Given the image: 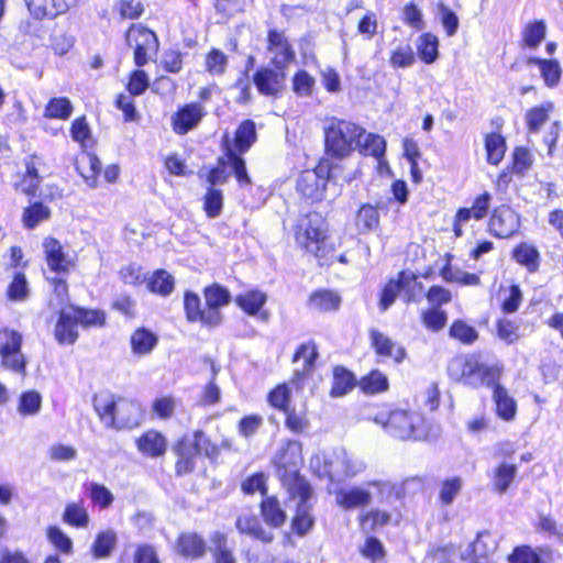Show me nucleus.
Returning a JSON list of instances; mask_svg holds the SVG:
<instances>
[{"instance_id":"nucleus-19","label":"nucleus","mask_w":563,"mask_h":563,"mask_svg":"<svg viewBox=\"0 0 563 563\" xmlns=\"http://www.w3.org/2000/svg\"><path fill=\"white\" fill-rule=\"evenodd\" d=\"M312 497V489L309 486V495L301 498L300 495H290V501L296 503L297 512L292 519V529L300 536H303L312 527L313 519L310 515L308 501Z\"/></svg>"},{"instance_id":"nucleus-3","label":"nucleus","mask_w":563,"mask_h":563,"mask_svg":"<svg viewBox=\"0 0 563 563\" xmlns=\"http://www.w3.org/2000/svg\"><path fill=\"white\" fill-rule=\"evenodd\" d=\"M363 128L346 120L332 118L324 128L325 150L329 155L344 158L356 150Z\"/></svg>"},{"instance_id":"nucleus-37","label":"nucleus","mask_w":563,"mask_h":563,"mask_svg":"<svg viewBox=\"0 0 563 563\" xmlns=\"http://www.w3.org/2000/svg\"><path fill=\"white\" fill-rule=\"evenodd\" d=\"M529 65H538L541 71V76L547 86L554 87L559 84L561 78V67L559 62L553 59H541L539 57H530L528 59Z\"/></svg>"},{"instance_id":"nucleus-48","label":"nucleus","mask_w":563,"mask_h":563,"mask_svg":"<svg viewBox=\"0 0 563 563\" xmlns=\"http://www.w3.org/2000/svg\"><path fill=\"white\" fill-rule=\"evenodd\" d=\"M379 225V213L371 205H364L360 208L356 216V227L361 233L377 229Z\"/></svg>"},{"instance_id":"nucleus-27","label":"nucleus","mask_w":563,"mask_h":563,"mask_svg":"<svg viewBox=\"0 0 563 563\" xmlns=\"http://www.w3.org/2000/svg\"><path fill=\"white\" fill-rule=\"evenodd\" d=\"M493 399L496 406L497 416L500 419L505 421H511L515 419L517 413V404L505 387L496 385L493 391Z\"/></svg>"},{"instance_id":"nucleus-24","label":"nucleus","mask_w":563,"mask_h":563,"mask_svg":"<svg viewBox=\"0 0 563 563\" xmlns=\"http://www.w3.org/2000/svg\"><path fill=\"white\" fill-rule=\"evenodd\" d=\"M118 399L107 391L99 393L93 398V408L100 421L107 428H112L117 411Z\"/></svg>"},{"instance_id":"nucleus-36","label":"nucleus","mask_w":563,"mask_h":563,"mask_svg":"<svg viewBox=\"0 0 563 563\" xmlns=\"http://www.w3.org/2000/svg\"><path fill=\"white\" fill-rule=\"evenodd\" d=\"M553 111L551 102H543L527 111L526 122L530 133L539 132L544 123L550 119V113Z\"/></svg>"},{"instance_id":"nucleus-32","label":"nucleus","mask_w":563,"mask_h":563,"mask_svg":"<svg viewBox=\"0 0 563 563\" xmlns=\"http://www.w3.org/2000/svg\"><path fill=\"white\" fill-rule=\"evenodd\" d=\"M356 150L364 155L380 158L385 153L386 142L383 136L368 133L363 129V133L356 142Z\"/></svg>"},{"instance_id":"nucleus-47","label":"nucleus","mask_w":563,"mask_h":563,"mask_svg":"<svg viewBox=\"0 0 563 563\" xmlns=\"http://www.w3.org/2000/svg\"><path fill=\"white\" fill-rule=\"evenodd\" d=\"M485 148L487 162L497 165L501 162L506 153V143L504 137L497 133H490L486 136Z\"/></svg>"},{"instance_id":"nucleus-28","label":"nucleus","mask_w":563,"mask_h":563,"mask_svg":"<svg viewBox=\"0 0 563 563\" xmlns=\"http://www.w3.org/2000/svg\"><path fill=\"white\" fill-rule=\"evenodd\" d=\"M78 336L77 323L69 310L62 309L55 327V338L60 344H73Z\"/></svg>"},{"instance_id":"nucleus-12","label":"nucleus","mask_w":563,"mask_h":563,"mask_svg":"<svg viewBox=\"0 0 563 563\" xmlns=\"http://www.w3.org/2000/svg\"><path fill=\"white\" fill-rule=\"evenodd\" d=\"M490 196L487 192L479 195L471 208H460L454 217L453 231L455 236L463 235V227L471 220H482L489 209Z\"/></svg>"},{"instance_id":"nucleus-49","label":"nucleus","mask_w":563,"mask_h":563,"mask_svg":"<svg viewBox=\"0 0 563 563\" xmlns=\"http://www.w3.org/2000/svg\"><path fill=\"white\" fill-rule=\"evenodd\" d=\"M73 113V104L69 99L52 98L44 110V117L49 119L67 120Z\"/></svg>"},{"instance_id":"nucleus-21","label":"nucleus","mask_w":563,"mask_h":563,"mask_svg":"<svg viewBox=\"0 0 563 563\" xmlns=\"http://www.w3.org/2000/svg\"><path fill=\"white\" fill-rule=\"evenodd\" d=\"M118 543V534L113 529L99 531L90 547L93 559L104 560L112 555Z\"/></svg>"},{"instance_id":"nucleus-20","label":"nucleus","mask_w":563,"mask_h":563,"mask_svg":"<svg viewBox=\"0 0 563 563\" xmlns=\"http://www.w3.org/2000/svg\"><path fill=\"white\" fill-rule=\"evenodd\" d=\"M369 336L372 345L378 355L391 357L396 363L402 362L406 356L404 347L377 330H372Z\"/></svg>"},{"instance_id":"nucleus-2","label":"nucleus","mask_w":563,"mask_h":563,"mask_svg":"<svg viewBox=\"0 0 563 563\" xmlns=\"http://www.w3.org/2000/svg\"><path fill=\"white\" fill-rule=\"evenodd\" d=\"M374 422L382 426L387 434L399 440H421L427 437L426 420L417 411L395 409L379 412Z\"/></svg>"},{"instance_id":"nucleus-14","label":"nucleus","mask_w":563,"mask_h":563,"mask_svg":"<svg viewBox=\"0 0 563 563\" xmlns=\"http://www.w3.org/2000/svg\"><path fill=\"white\" fill-rule=\"evenodd\" d=\"M206 111L198 102H192L179 109L172 119L173 129L177 134H186L198 125Z\"/></svg>"},{"instance_id":"nucleus-13","label":"nucleus","mask_w":563,"mask_h":563,"mask_svg":"<svg viewBox=\"0 0 563 563\" xmlns=\"http://www.w3.org/2000/svg\"><path fill=\"white\" fill-rule=\"evenodd\" d=\"M518 214L507 206H500L494 210L489 220L490 232L498 238H509L519 229Z\"/></svg>"},{"instance_id":"nucleus-16","label":"nucleus","mask_w":563,"mask_h":563,"mask_svg":"<svg viewBox=\"0 0 563 563\" xmlns=\"http://www.w3.org/2000/svg\"><path fill=\"white\" fill-rule=\"evenodd\" d=\"M142 421L141 407L128 399H118L114 423L115 429H132L137 427Z\"/></svg>"},{"instance_id":"nucleus-4","label":"nucleus","mask_w":563,"mask_h":563,"mask_svg":"<svg viewBox=\"0 0 563 563\" xmlns=\"http://www.w3.org/2000/svg\"><path fill=\"white\" fill-rule=\"evenodd\" d=\"M449 373L455 380L470 386H489L496 383L500 369L497 366H486L474 356H462L450 362Z\"/></svg>"},{"instance_id":"nucleus-58","label":"nucleus","mask_w":563,"mask_h":563,"mask_svg":"<svg viewBox=\"0 0 563 563\" xmlns=\"http://www.w3.org/2000/svg\"><path fill=\"white\" fill-rule=\"evenodd\" d=\"M463 488V479L461 477H452L442 482L439 499L442 505H451L455 497L461 493Z\"/></svg>"},{"instance_id":"nucleus-9","label":"nucleus","mask_w":563,"mask_h":563,"mask_svg":"<svg viewBox=\"0 0 563 563\" xmlns=\"http://www.w3.org/2000/svg\"><path fill=\"white\" fill-rule=\"evenodd\" d=\"M266 54L272 65L285 69L295 60L296 52L283 32L271 30L267 34Z\"/></svg>"},{"instance_id":"nucleus-50","label":"nucleus","mask_w":563,"mask_h":563,"mask_svg":"<svg viewBox=\"0 0 563 563\" xmlns=\"http://www.w3.org/2000/svg\"><path fill=\"white\" fill-rule=\"evenodd\" d=\"M152 292L168 296L174 290V278L164 269L156 271L147 282Z\"/></svg>"},{"instance_id":"nucleus-17","label":"nucleus","mask_w":563,"mask_h":563,"mask_svg":"<svg viewBox=\"0 0 563 563\" xmlns=\"http://www.w3.org/2000/svg\"><path fill=\"white\" fill-rule=\"evenodd\" d=\"M327 178L316 170H305L297 180V190L306 198L320 200L323 197Z\"/></svg>"},{"instance_id":"nucleus-56","label":"nucleus","mask_w":563,"mask_h":563,"mask_svg":"<svg viewBox=\"0 0 563 563\" xmlns=\"http://www.w3.org/2000/svg\"><path fill=\"white\" fill-rule=\"evenodd\" d=\"M367 485L377 487L379 499L383 503L393 504L395 500H399L401 498L402 485L387 481H373Z\"/></svg>"},{"instance_id":"nucleus-29","label":"nucleus","mask_w":563,"mask_h":563,"mask_svg":"<svg viewBox=\"0 0 563 563\" xmlns=\"http://www.w3.org/2000/svg\"><path fill=\"white\" fill-rule=\"evenodd\" d=\"M308 305L320 312L335 311L341 305V297L333 290L319 289L310 295Z\"/></svg>"},{"instance_id":"nucleus-18","label":"nucleus","mask_w":563,"mask_h":563,"mask_svg":"<svg viewBox=\"0 0 563 563\" xmlns=\"http://www.w3.org/2000/svg\"><path fill=\"white\" fill-rule=\"evenodd\" d=\"M333 494L336 504L344 509L367 506L372 500L371 493L358 486L340 488L333 490Z\"/></svg>"},{"instance_id":"nucleus-57","label":"nucleus","mask_w":563,"mask_h":563,"mask_svg":"<svg viewBox=\"0 0 563 563\" xmlns=\"http://www.w3.org/2000/svg\"><path fill=\"white\" fill-rule=\"evenodd\" d=\"M442 276L446 282L456 283L462 286H477L481 283L479 275L460 268H445L442 272Z\"/></svg>"},{"instance_id":"nucleus-6","label":"nucleus","mask_w":563,"mask_h":563,"mask_svg":"<svg viewBox=\"0 0 563 563\" xmlns=\"http://www.w3.org/2000/svg\"><path fill=\"white\" fill-rule=\"evenodd\" d=\"M331 482H341L363 473L366 463L344 449L334 450L324 461Z\"/></svg>"},{"instance_id":"nucleus-59","label":"nucleus","mask_w":563,"mask_h":563,"mask_svg":"<svg viewBox=\"0 0 563 563\" xmlns=\"http://www.w3.org/2000/svg\"><path fill=\"white\" fill-rule=\"evenodd\" d=\"M291 386L299 388L300 382L298 384H291L290 382L289 384L278 385L268 395L269 404L279 410L287 411Z\"/></svg>"},{"instance_id":"nucleus-33","label":"nucleus","mask_w":563,"mask_h":563,"mask_svg":"<svg viewBox=\"0 0 563 563\" xmlns=\"http://www.w3.org/2000/svg\"><path fill=\"white\" fill-rule=\"evenodd\" d=\"M517 471V465L511 463L503 462L497 465L493 472L494 489L499 494L506 493L512 484Z\"/></svg>"},{"instance_id":"nucleus-60","label":"nucleus","mask_w":563,"mask_h":563,"mask_svg":"<svg viewBox=\"0 0 563 563\" xmlns=\"http://www.w3.org/2000/svg\"><path fill=\"white\" fill-rule=\"evenodd\" d=\"M362 389L367 394H377L387 390L388 379L379 371H373L361 380Z\"/></svg>"},{"instance_id":"nucleus-46","label":"nucleus","mask_w":563,"mask_h":563,"mask_svg":"<svg viewBox=\"0 0 563 563\" xmlns=\"http://www.w3.org/2000/svg\"><path fill=\"white\" fill-rule=\"evenodd\" d=\"M210 541L214 563H236L234 555L227 547V537L223 533L214 532Z\"/></svg>"},{"instance_id":"nucleus-35","label":"nucleus","mask_w":563,"mask_h":563,"mask_svg":"<svg viewBox=\"0 0 563 563\" xmlns=\"http://www.w3.org/2000/svg\"><path fill=\"white\" fill-rule=\"evenodd\" d=\"M261 511L265 522L273 528H279L286 521V514L275 497L265 498L261 504Z\"/></svg>"},{"instance_id":"nucleus-38","label":"nucleus","mask_w":563,"mask_h":563,"mask_svg":"<svg viewBox=\"0 0 563 563\" xmlns=\"http://www.w3.org/2000/svg\"><path fill=\"white\" fill-rule=\"evenodd\" d=\"M439 40L431 33H424L417 40V51L421 60L432 64L439 56Z\"/></svg>"},{"instance_id":"nucleus-53","label":"nucleus","mask_w":563,"mask_h":563,"mask_svg":"<svg viewBox=\"0 0 563 563\" xmlns=\"http://www.w3.org/2000/svg\"><path fill=\"white\" fill-rule=\"evenodd\" d=\"M514 258L518 263L526 265L531 272L538 268L539 252L533 245L521 243L514 250Z\"/></svg>"},{"instance_id":"nucleus-25","label":"nucleus","mask_w":563,"mask_h":563,"mask_svg":"<svg viewBox=\"0 0 563 563\" xmlns=\"http://www.w3.org/2000/svg\"><path fill=\"white\" fill-rule=\"evenodd\" d=\"M318 355L317 347L313 343H302L295 353L294 362L299 364L302 362V368H297L291 384H298L301 382L307 374L310 372L313 362Z\"/></svg>"},{"instance_id":"nucleus-11","label":"nucleus","mask_w":563,"mask_h":563,"mask_svg":"<svg viewBox=\"0 0 563 563\" xmlns=\"http://www.w3.org/2000/svg\"><path fill=\"white\" fill-rule=\"evenodd\" d=\"M286 73L285 69L262 67L253 77V81L257 90L269 97H277L285 87Z\"/></svg>"},{"instance_id":"nucleus-31","label":"nucleus","mask_w":563,"mask_h":563,"mask_svg":"<svg viewBox=\"0 0 563 563\" xmlns=\"http://www.w3.org/2000/svg\"><path fill=\"white\" fill-rule=\"evenodd\" d=\"M509 563H552L551 553L547 550H533L529 545L517 547L508 558Z\"/></svg>"},{"instance_id":"nucleus-44","label":"nucleus","mask_w":563,"mask_h":563,"mask_svg":"<svg viewBox=\"0 0 563 563\" xmlns=\"http://www.w3.org/2000/svg\"><path fill=\"white\" fill-rule=\"evenodd\" d=\"M63 521L76 528H87L90 521L87 509L78 503H69L65 507Z\"/></svg>"},{"instance_id":"nucleus-10","label":"nucleus","mask_w":563,"mask_h":563,"mask_svg":"<svg viewBox=\"0 0 563 563\" xmlns=\"http://www.w3.org/2000/svg\"><path fill=\"white\" fill-rule=\"evenodd\" d=\"M48 268L57 274L68 273L74 266V260L64 251L58 240L47 236L42 243Z\"/></svg>"},{"instance_id":"nucleus-15","label":"nucleus","mask_w":563,"mask_h":563,"mask_svg":"<svg viewBox=\"0 0 563 563\" xmlns=\"http://www.w3.org/2000/svg\"><path fill=\"white\" fill-rule=\"evenodd\" d=\"M35 19L54 18L66 12L78 0H24Z\"/></svg>"},{"instance_id":"nucleus-64","label":"nucleus","mask_w":563,"mask_h":563,"mask_svg":"<svg viewBox=\"0 0 563 563\" xmlns=\"http://www.w3.org/2000/svg\"><path fill=\"white\" fill-rule=\"evenodd\" d=\"M415 60V53L409 45H400L390 53L389 63L394 68L410 67Z\"/></svg>"},{"instance_id":"nucleus-61","label":"nucleus","mask_w":563,"mask_h":563,"mask_svg":"<svg viewBox=\"0 0 563 563\" xmlns=\"http://www.w3.org/2000/svg\"><path fill=\"white\" fill-rule=\"evenodd\" d=\"M207 307L221 308L229 305L231 296L228 289L214 284L205 289Z\"/></svg>"},{"instance_id":"nucleus-8","label":"nucleus","mask_w":563,"mask_h":563,"mask_svg":"<svg viewBox=\"0 0 563 563\" xmlns=\"http://www.w3.org/2000/svg\"><path fill=\"white\" fill-rule=\"evenodd\" d=\"M22 334L4 328L0 330V357L4 367L14 372H24L25 358L21 352Z\"/></svg>"},{"instance_id":"nucleus-55","label":"nucleus","mask_w":563,"mask_h":563,"mask_svg":"<svg viewBox=\"0 0 563 563\" xmlns=\"http://www.w3.org/2000/svg\"><path fill=\"white\" fill-rule=\"evenodd\" d=\"M547 26L544 21L528 23L522 32L523 43L531 47H538L545 37Z\"/></svg>"},{"instance_id":"nucleus-63","label":"nucleus","mask_w":563,"mask_h":563,"mask_svg":"<svg viewBox=\"0 0 563 563\" xmlns=\"http://www.w3.org/2000/svg\"><path fill=\"white\" fill-rule=\"evenodd\" d=\"M70 134L73 140L78 142L82 148H88L92 143L90 128L85 117L77 118L73 122Z\"/></svg>"},{"instance_id":"nucleus-62","label":"nucleus","mask_w":563,"mask_h":563,"mask_svg":"<svg viewBox=\"0 0 563 563\" xmlns=\"http://www.w3.org/2000/svg\"><path fill=\"white\" fill-rule=\"evenodd\" d=\"M90 499L100 508L107 509L114 500L113 494L102 484L90 483L88 486Z\"/></svg>"},{"instance_id":"nucleus-52","label":"nucleus","mask_w":563,"mask_h":563,"mask_svg":"<svg viewBox=\"0 0 563 563\" xmlns=\"http://www.w3.org/2000/svg\"><path fill=\"white\" fill-rule=\"evenodd\" d=\"M68 310L76 323H80L84 327H101L106 322V314L101 310H85L79 308H69Z\"/></svg>"},{"instance_id":"nucleus-34","label":"nucleus","mask_w":563,"mask_h":563,"mask_svg":"<svg viewBox=\"0 0 563 563\" xmlns=\"http://www.w3.org/2000/svg\"><path fill=\"white\" fill-rule=\"evenodd\" d=\"M157 344V336L144 328H140L131 335L132 352L139 356L146 355Z\"/></svg>"},{"instance_id":"nucleus-39","label":"nucleus","mask_w":563,"mask_h":563,"mask_svg":"<svg viewBox=\"0 0 563 563\" xmlns=\"http://www.w3.org/2000/svg\"><path fill=\"white\" fill-rule=\"evenodd\" d=\"M465 553L461 548L449 544L433 550L427 558L429 563H461L466 560Z\"/></svg>"},{"instance_id":"nucleus-7","label":"nucleus","mask_w":563,"mask_h":563,"mask_svg":"<svg viewBox=\"0 0 563 563\" xmlns=\"http://www.w3.org/2000/svg\"><path fill=\"white\" fill-rule=\"evenodd\" d=\"M126 43L134 49V63L139 67L147 64L158 49L156 34L142 25H132L128 30Z\"/></svg>"},{"instance_id":"nucleus-54","label":"nucleus","mask_w":563,"mask_h":563,"mask_svg":"<svg viewBox=\"0 0 563 563\" xmlns=\"http://www.w3.org/2000/svg\"><path fill=\"white\" fill-rule=\"evenodd\" d=\"M449 334L452 339H455L466 345L473 344L478 338V333L475 328L463 320L454 321L450 328Z\"/></svg>"},{"instance_id":"nucleus-40","label":"nucleus","mask_w":563,"mask_h":563,"mask_svg":"<svg viewBox=\"0 0 563 563\" xmlns=\"http://www.w3.org/2000/svg\"><path fill=\"white\" fill-rule=\"evenodd\" d=\"M402 298L406 302L416 301L423 291V286L417 276L410 272H401L398 275Z\"/></svg>"},{"instance_id":"nucleus-43","label":"nucleus","mask_w":563,"mask_h":563,"mask_svg":"<svg viewBox=\"0 0 563 563\" xmlns=\"http://www.w3.org/2000/svg\"><path fill=\"white\" fill-rule=\"evenodd\" d=\"M205 542L196 533H185L179 537L177 550L185 556L197 558L205 553Z\"/></svg>"},{"instance_id":"nucleus-42","label":"nucleus","mask_w":563,"mask_h":563,"mask_svg":"<svg viewBox=\"0 0 563 563\" xmlns=\"http://www.w3.org/2000/svg\"><path fill=\"white\" fill-rule=\"evenodd\" d=\"M51 217V210L42 202H34L25 208L22 214V222L26 229H34L40 223L47 221Z\"/></svg>"},{"instance_id":"nucleus-23","label":"nucleus","mask_w":563,"mask_h":563,"mask_svg":"<svg viewBox=\"0 0 563 563\" xmlns=\"http://www.w3.org/2000/svg\"><path fill=\"white\" fill-rule=\"evenodd\" d=\"M76 168L89 187L95 188L97 186L101 164L95 154L81 153L77 158Z\"/></svg>"},{"instance_id":"nucleus-51","label":"nucleus","mask_w":563,"mask_h":563,"mask_svg":"<svg viewBox=\"0 0 563 563\" xmlns=\"http://www.w3.org/2000/svg\"><path fill=\"white\" fill-rule=\"evenodd\" d=\"M354 387V377L343 367H335L333 372V385L331 396L340 397L347 394Z\"/></svg>"},{"instance_id":"nucleus-26","label":"nucleus","mask_w":563,"mask_h":563,"mask_svg":"<svg viewBox=\"0 0 563 563\" xmlns=\"http://www.w3.org/2000/svg\"><path fill=\"white\" fill-rule=\"evenodd\" d=\"M498 548V539L489 531L477 533L476 539L468 547L470 553L466 555L475 559H488Z\"/></svg>"},{"instance_id":"nucleus-1","label":"nucleus","mask_w":563,"mask_h":563,"mask_svg":"<svg viewBox=\"0 0 563 563\" xmlns=\"http://www.w3.org/2000/svg\"><path fill=\"white\" fill-rule=\"evenodd\" d=\"M274 463L289 495H300L301 498H306L309 495L310 485L299 476V468L302 464L300 443L288 441L276 453Z\"/></svg>"},{"instance_id":"nucleus-45","label":"nucleus","mask_w":563,"mask_h":563,"mask_svg":"<svg viewBox=\"0 0 563 563\" xmlns=\"http://www.w3.org/2000/svg\"><path fill=\"white\" fill-rule=\"evenodd\" d=\"M256 140L255 124L246 120L240 124L235 132L234 146L239 153L249 151Z\"/></svg>"},{"instance_id":"nucleus-5","label":"nucleus","mask_w":563,"mask_h":563,"mask_svg":"<svg viewBox=\"0 0 563 563\" xmlns=\"http://www.w3.org/2000/svg\"><path fill=\"white\" fill-rule=\"evenodd\" d=\"M327 222L319 213H309L299 220L296 241L307 252L320 260L327 257L325 251Z\"/></svg>"},{"instance_id":"nucleus-22","label":"nucleus","mask_w":563,"mask_h":563,"mask_svg":"<svg viewBox=\"0 0 563 563\" xmlns=\"http://www.w3.org/2000/svg\"><path fill=\"white\" fill-rule=\"evenodd\" d=\"M139 451L150 457H158L165 454L166 439L157 431L150 430L136 440Z\"/></svg>"},{"instance_id":"nucleus-30","label":"nucleus","mask_w":563,"mask_h":563,"mask_svg":"<svg viewBox=\"0 0 563 563\" xmlns=\"http://www.w3.org/2000/svg\"><path fill=\"white\" fill-rule=\"evenodd\" d=\"M236 528L241 533L249 534L263 542H272L274 534L265 530L258 519L253 515H241L236 520Z\"/></svg>"},{"instance_id":"nucleus-41","label":"nucleus","mask_w":563,"mask_h":563,"mask_svg":"<svg viewBox=\"0 0 563 563\" xmlns=\"http://www.w3.org/2000/svg\"><path fill=\"white\" fill-rule=\"evenodd\" d=\"M266 295L260 290H250L235 298L236 305L247 314H256L266 302Z\"/></svg>"}]
</instances>
